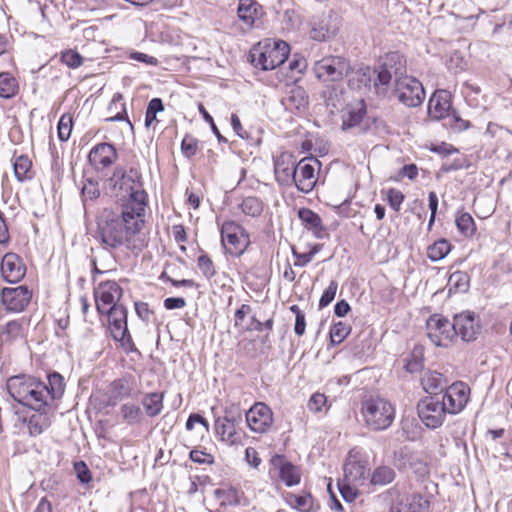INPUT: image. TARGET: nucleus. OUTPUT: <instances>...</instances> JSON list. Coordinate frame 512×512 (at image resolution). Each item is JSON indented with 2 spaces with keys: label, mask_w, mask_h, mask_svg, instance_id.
Masks as SVG:
<instances>
[{
  "label": "nucleus",
  "mask_w": 512,
  "mask_h": 512,
  "mask_svg": "<svg viewBox=\"0 0 512 512\" xmlns=\"http://www.w3.org/2000/svg\"><path fill=\"white\" fill-rule=\"evenodd\" d=\"M351 326L342 321L335 323L330 329V340L332 344H340L350 334Z\"/></svg>",
  "instance_id": "nucleus-46"
},
{
  "label": "nucleus",
  "mask_w": 512,
  "mask_h": 512,
  "mask_svg": "<svg viewBox=\"0 0 512 512\" xmlns=\"http://www.w3.org/2000/svg\"><path fill=\"white\" fill-rule=\"evenodd\" d=\"M222 419L231 423L240 424L242 421V412L240 406L235 403H231L224 408V416Z\"/></svg>",
  "instance_id": "nucleus-53"
},
{
  "label": "nucleus",
  "mask_w": 512,
  "mask_h": 512,
  "mask_svg": "<svg viewBox=\"0 0 512 512\" xmlns=\"http://www.w3.org/2000/svg\"><path fill=\"white\" fill-rule=\"evenodd\" d=\"M1 275L8 283L19 282L26 273V267L21 258L15 253H7L1 261Z\"/></svg>",
  "instance_id": "nucleus-16"
},
{
  "label": "nucleus",
  "mask_w": 512,
  "mask_h": 512,
  "mask_svg": "<svg viewBox=\"0 0 512 512\" xmlns=\"http://www.w3.org/2000/svg\"><path fill=\"white\" fill-rule=\"evenodd\" d=\"M88 159L96 169H104L116 161L117 152L112 144L100 143L91 149Z\"/></svg>",
  "instance_id": "nucleus-19"
},
{
  "label": "nucleus",
  "mask_w": 512,
  "mask_h": 512,
  "mask_svg": "<svg viewBox=\"0 0 512 512\" xmlns=\"http://www.w3.org/2000/svg\"><path fill=\"white\" fill-rule=\"evenodd\" d=\"M395 478L394 470L389 466L377 467L371 476V483L373 485H386L391 483Z\"/></svg>",
  "instance_id": "nucleus-43"
},
{
  "label": "nucleus",
  "mask_w": 512,
  "mask_h": 512,
  "mask_svg": "<svg viewBox=\"0 0 512 512\" xmlns=\"http://www.w3.org/2000/svg\"><path fill=\"white\" fill-rule=\"evenodd\" d=\"M289 51V45L281 40L259 43L250 51L251 63L265 71L273 70L287 60Z\"/></svg>",
  "instance_id": "nucleus-5"
},
{
  "label": "nucleus",
  "mask_w": 512,
  "mask_h": 512,
  "mask_svg": "<svg viewBox=\"0 0 512 512\" xmlns=\"http://www.w3.org/2000/svg\"><path fill=\"white\" fill-rule=\"evenodd\" d=\"M471 398V388L463 381H457L450 385V414L461 412Z\"/></svg>",
  "instance_id": "nucleus-23"
},
{
  "label": "nucleus",
  "mask_w": 512,
  "mask_h": 512,
  "mask_svg": "<svg viewBox=\"0 0 512 512\" xmlns=\"http://www.w3.org/2000/svg\"><path fill=\"white\" fill-rule=\"evenodd\" d=\"M120 412L124 421L130 425L139 423L141 421L142 411L140 407L135 404H123L120 408Z\"/></svg>",
  "instance_id": "nucleus-45"
},
{
  "label": "nucleus",
  "mask_w": 512,
  "mask_h": 512,
  "mask_svg": "<svg viewBox=\"0 0 512 512\" xmlns=\"http://www.w3.org/2000/svg\"><path fill=\"white\" fill-rule=\"evenodd\" d=\"M81 195L84 202L97 199L100 196L98 183L93 180H87L81 189Z\"/></svg>",
  "instance_id": "nucleus-52"
},
{
  "label": "nucleus",
  "mask_w": 512,
  "mask_h": 512,
  "mask_svg": "<svg viewBox=\"0 0 512 512\" xmlns=\"http://www.w3.org/2000/svg\"><path fill=\"white\" fill-rule=\"evenodd\" d=\"M327 404V398L322 393H314L307 404L308 409L311 412L318 413L322 412L323 408L326 407Z\"/></svg>",
  "instance_id": "nucleus-56"
},
{
  "label": "nucleus",
  "mask_w": 512,
  "mask_h": 512,
  "mask_svg": "<svg viewBox=\"0 0 512 512\" xmlns=\"http://www.w3.org/2000/svg\"><path fill=\"white\" fill-rule=\"evenodd\" d=\"M448 255V242L441 239L427 249V256L432 261H439Z\"/></svg>",
  "instance_id": "nucleus-47"
},
{
  "label": "nucleus",
  "mask_w": 512,
  "mask_h": 512,
  "mask_svg": "<svg viewBox=\"0 0 512 512\" xmlns=\"http://www.w3.org/2000/svg\"><path fill=\"white\" fill-rule=\"evenodd\" d=\"M338 289V282L336 280L330 281L328 287L323 292L319 300V308L328 306L335 298Z\"/></svg>",
  "instance_id": "nucleus-55"
},
{
  "label": "nucleus",
  "mask_w": 512,
  "mask_h": 512,
  "mask_svg": "<svg viewBox=\"0 0 512 512\" xmlns=\"http://www.w3.org/2000/svg\"><path fill=\"white\" fill-rule=\"evenodd\" d=\"M366 114L363 100L355 105H348L342 114V129L347 130L359 125Z\"/></svg>",
  "instance_id": "nucleus-29"
},
{
  "label": "nucleus",
  "mask_w": 512,
  "mask_h": 512,
  "mask_svg": "<svg viewBox=\"0 0 512 512\" xmlns=\"http://www.w3.org/2000/svg\"><path fill=\"white\" fill-rule=\"evenodd\" d=\"M221 242L227 253L240 256L249 246V235L234 221H225L221 226Z\"/></svg>",
  "instance_id": "nucleus-7"
},
{
  "label": "nucleus",
  "mask_w": 512,
  "mask_h": 512,
  "mask_svg": "<svg viewBox=\"0 0 512 512\" xmlns=\"http://www.w3.org/2000/svg\"><path fill=\"white\" fill-rule=\"evenodd\" d=\"M23 320L9 321L0 327V343L10 344L13 341L24 337Z\"/></svg>",
  "instance_id": "nucleus-31"
},
{
  "label": "nucleus",
  "mask_w": 512,
  "mask_h": 512,
  "mask_svg": "<svg viewBox=\"0 0 512 512\" xmlns=\"http://www.w3.org/2000/svg\"><path fill=\"white\" fill-rule=\"evenodd\" d=\"M403 200L404 195L401 191L394 188L387 191V201L394 211L398 212L400 210Z\"/></svg>",
  "instance_id": "nucleus-59"
},
{
  "label": "nucleus",
  "mask_w": 512,
  "mask_h": 512,
  "mask_svg": "<svg viewBox=\"0 0 512 512\" xmlns=\"http://www.w3.org/2000/svg\"><path fill=\"white\" fill-rule=\"evenodd\" d=\"M470 287V277L463 271H455L450 274V293H465Z\"/></svg>",
  "instance_id": "nucleus-38"
},
{
  "label": "nucleus",
  "mask_w": 512,
  "mask_h": 512,
  "mask_svg": "<svg viewBox=\"0 0 512 512\" xmlns=\"http://www.w3.org/2000/svg\"><path fill=\"white\" fill-rule=\"evenodd\" d=\"M297 163L289 153H282L274 161L276 180L281 185H291Z\"/></svg>",
  "instance_id": "nucleus-21"
},
{
  "label": "nucleus",
  "mask_w": 512,
  "mask_h": 512,
  "mask_svg": "<svg viewBox=\"0 0 512 512\" xmlns=\"http://www.w3.org/2000/svg\"><path fill=\"white\" fill-rule=\"evenodd\" d=\"M453 330L464 341H472L480 332V324L474 313L466 312L455 315Z\"/></svg>",
  "instance_id": "nucleus-14"
},
{
  "label": "nucleus",
  "mask_w": 512,
  "mask_h": 512,
  "mask_svg": "<svg viewBox=\"0 0 512 512\" xmlns=\"http://www.w3.org/2000/svg\"><path fill=\"white\" fill-rule=\"evenodd\" d=\"M18 90L16 79L9 73H0V97L9 99Z\"/></svg>",
  "instance_id": "nucleus-42"
},
{
  "label": "nucleus",
  "mask_w": 512,
  "mask_h": 512,
  "mask_svg": "<svg viewBox=\"0 0 512 512\" xmlns=\"http://www.w3.org/2000/svg\"><path fill=\"white\" fill-rule=\"evenodd\" d=\"M74 469L76 471L77 477L81 483H88L91 480V474L87 467V465L80 461L74 464Z\"/></svg>",
  "instance_id": "nucleus-60"
},
{
  "label": "nucleus",
  "mask_w": 512,
  "mask_h": 512,
  "mask_svg": "<svg viewBox=\"0 0 512 512\" xmlns=\"http://www.w3.org/2000/svg\"><path fill=\"white\" fill-rule=\"evenodd\" d=\"M237 425L238 424L236 423H231L222 419L221 417H218L214 423L215 434L221 441L232 445L237 441Z\"/></svg>",
  "instance_id": "nucleus-30"
},
{
  "label": "nucleus",
  "mask_w": 512,
  "mask_h": 512,
  "mask_svg": "<svg viewBox=\"0 0 512 512\" xmlns=\"http://www.w3.org/2000/svg\"><path fill=\"white\" fill-rule=\"evenodd\" d=\"M469 121L461 119L455 114L454 111L450 110V128L455 131L461 132L469 127Z\"/></svg>",
  "instance_id": "nucleus-61"
},
{
  "label": "nucleus",
  "mask_w": 512,
  "mask_h": 512,
  "mask_svg": "<svg viewBox=\"0 0 512 512\" xmlns=\"http://www.w3.org/2000/svg\"><path fill=\"white\" fill-rule=\"evenodd\" d=\"M122 293L123 290L116 281L108 280L100 282L94 290V297L98 312L104 313L116 306H122L121 304H118V301L122 297Z\"/></svg>",
  "instance_id": "nucleus-11"
},
{
  "label": "nucleus",
  "mask_w": 512,
  "mask_h": 512,
  "mask_svg": "<svg viewBox=\"0 0 512 512\" xmlns=\"http://www.w3.org/2000/svg\"><path fill=\"white\" fill-rule=\"evenodd\" d=\"M418 416L428 428L439 427L445 419V405L443 402L427 397L417 406Z\"/></svg>",
  "instance_id": "nucleus-12"
},
{
  "label": "nucleus",
  "mask_w": 512,
  "mask_h": 512,
  "mask_svg": "<svg viewBox=\"0 0 512 512\" xmlns=\"http://www.w3.org/2000/svg\"><path fill=\"white\" fill-rule=\"evenodd\" d=\"M399 58L400 57L398 54H391L388 59L380 66L377 72V78L374 82V87L377 93L384 94L387 91L388 85L390 84L393 75L395 76V79L399 78V75H402V67L395 68L392 71L393 67L390 65L391 62L396 63Z\"/></svg>",
  "instance_id": "nucleus-18"
},
{
  "label": "nucleus",
  "mask_w": 512,
  "mask_h": 512,
  "mask_svg": "<svg viewBox=\"0 0 512 512\" xmlns=\"http://www.w3.org/2000/svg\"><path fill=\"white\" fill-rule=\"evenodd\" d=\"M31 292L25 286L4 288L2 290V303L10 312H21L31 300Z\"/></svg>",
  "instance_id": "nucleus-15"
},
{
  "label": "nucleus",
  "mask_w": 512,
  "mask_h": 512,
  "mask_svg": "<svg viewBox=\"0 0 512 512\" xmlns=\"http://www.w3.org/2000/svg\"><path fill=\"white\" fill-rule=\"evenodd\" d=\"M214 496L221 506H233L239 503L238 491L232 487L216 489Z\"/></svg>",
  "instance_id": "nucleus-41"
},
{
  "label": "nucleus",
  "mask_w": 512,
  "mask_h": 512,
  "mask_svg": "<svg viewBox=\"0 0 512 512\" xmlns=\"http://www.w3.org/2000/svg\"><path fill=\"white\" fill-rule=\"evenodd\" d=\"M131 391L132 388L127 380L118 379L113 381L109 388L110 403L114 405L118 401H121L122 399L129 397Z\"/></svg>",
  "instance_id": "nucleus-36"
},
{
  "label": "nucleus",
  "mask_w": 512,
  "mask_h": 512,
  "mask_svg": "<svg viewBox=\"0 0 512 512\" xmlns=\"http://www.w3.org/2000/svg\"><path fill=\"white\" fill-rule=\"evenodd\" d=\"M428 114L432 119L441 120L448 116V91L436 90L428 102Z\"/></svg>",
  "instance_id": "nucleus-25"
},
{
  "label": "nucleus",
  "mask_w": 512,
  "mask_h": 512,
  "mask_svg": "<svg viewBox=\"0 0 512 512\" xmlns=\"http://www.w3.org/2000/svg\"><path fill=\"white\" fill-rule=\"evenodd\" d=\"M299 219L304 227L311 231L316 238H323L325 235V228L322 224L320 216L309 208H301L298 211Z\"/></svg>",
  "instance_id": "nucleus-28"
},
{
  "label": "nucleus",
  "mask_w": 512,
  "mask_h": 512,
  "mask_svg": "<svg viewBox=\"0 0 512 512\" xmlns=\"http://www.w3.org/2000/svg\"><path fill=\"white\" fill-rule=\"evenodd\" d=\"M59 373L48 376V383L34 377L20 375L7 382L9 394L18 403L31 409L49 408L64 393V381Z\"/></svg>",
  "instance_id": "nucleus-2"
},
{
  "label": "nucleus",
  "mask_w": 512,
  "mask_h": 512,
  "mask_svg": "<svg viewBox=\"0 0 512 512\" xmlns=\"http://www.w3.org/2000/svg\"><path fill=\"white\" fill-rule=\"evenodd\" d=\"M272 463L279 468V478L289 487L299 484L300 471L297 466L287 462L281 456H275Z\"/></svg>",
  "instance_id": "nucleus-26"
},
{
  "label": "nucleus",
  "mask_w": 512,
  "mask_h": 512,
  "mask_svg": "<svg viewBox=\"0 0 512 512\" xmlns=\"http://www.w3.org/2000/svg\"><path fill=\"white\" fill-rule=\"evenodd\" d=\"M365 467L356 461H350L344 465V474L347 480L359 482L365 479Z\"/></svg>",
  "instance_id": "nucleus-44"
},
{
  "label": "nucleus",
  "mask_w": 512,
  "mask_h": 512,
  "mask_svg": "<svg viewBox=\"0 0 512 512\" xmlns=\"http://www.w3.org/2000/svg\"><path fill=\"white\" fill-rule=\"evenodd\" d=\"M181 150L184 156L193 157L198 150V141L194 137L186 135L182 140Z\"/></svg>",
  "instance_id": "nucleus-57"
},
{
  "label": "nucleus",
  "mask_w": 512,
  "mask_h": 512,
  "mask_svg": "<svg viewBox=\"0 0 512 512\" xmlns=\"http://www.w3.org/2000/svg\"><path fill=\"white\" fill-rule=\"evenodd\" d=\"M34 412L27 418V428L33 437L42 434L51 425L53 405L49 408L33 409Z\"/></svg>",
  "instance_id": "nucleus-22"
},
{
  "label": "nucleus",
  "mask_w": 512,
  "mask_h": 512,
  "mask_svg": "<svg viewBox=\"0 0 512 512\" xmlns=\"http://www.w3.org/2000/svg\"><path fill=\"white\" fill-rule=\"evenodd\" d=\"M336 27L330 28L324 21L316 24L311 31V37L317 41H325L336 34Z\"/></svg>",
  "instance_id": "nucleus-48"
},
{
  "label": "nucleus",
  "mask_w": 512,
  "mask_h": 512,
  "mask_svg": "<svg viewBox=\"0 0 512 512\" xmlns=\"http://www.w3.org/2000/svg\"><path fill=\"white\" fill-rule=\"evenodd\" d=\"M426 329L428 338L435 346L446 347L448 341L446 318L438 314L430 316L426 323Z\"/></svg>",
  "instance_id": "nucleus-20"
},
{
  "label": "nucleus",
  "mask_w": 512,
  "mask_h": 512,
  "mask_svg": "<svg viewBox=\"0 0 512 512\" xmlns=\"http://www.w3.org/2000/svg\"><path fill=\"white\" fill-rule=\"evenodd\" d=\"M242 213L250 217H259L263 212V202L254 196L246 197L239 204Z\"/></svg>",
  "instance_id": "nucleus-40"
},
{
  "label": "nucleus",
  "mask_w": 512,
  "mask_h": 512,
  "mask_svg": "<svg viewBox=\"0 0 512 512\" xmlns=\"http://www.w3.org/2000/svg\"><path fill=\"white\" fill-rule=\"evenodd\" d=\"M108 315L110 333L115 341L121 343L126 350H133V342L127 327V309L124 306L105 311Z\"/></svg>",
  "instance_id": "nucleus-10"
},
{
  "label": "nucleus",
  "mask_w": 512,
  "mask_h": 512,
  "mask_svg": "<svg viewBox=\"0 0 512 512\" xmlns=\"http://www.w3.org/2000/svg\"><path fill=\"white\" fill-rule=\"evenodd\" d=\"M245 417L249 428L256 433H265L273 424V412L263 402L255 403Z\"/></svg>",
  "instance_id": "nucleus-13"
},
{
  "label": "nucleus",
  "mask_w": 512,
  "mask_h": 512,
  "mask_svg": "<svg viewBox=\"0 0 512 512\" xmlns=\"http://www.w3.org/2000/svg\"><path fill=\"white\" fill-rule=\"evenodd\" d=\"M348 85L353 90H362L370 86L371 82V70L367 68H361L356 71L348 72Z\"/></svg>",
  "instance_id": "nucleus-33"
},
{
  "label": "nucleus",
  "mask_w": 512,
  "mask_h": 512,
  "mask_svg": "<svg viewBox=\"0 0 512 512\" xmlns=\"http://www.w3.org/2000/svg\"><path fill=\"white\" fill-rule=\"evenodd\" d=\"M444 377L437 372H428L422 378L424 390L429 394H437L438 390L444 392L443 399L448 395V390L441 388Z\"/></svg>",
  "instance_id": "nucleus-35"
},
{
  "label": "nucleus",
  "mask_w": 512,
  "mask_h": 512,
  "mask_svg": "<svg viewBox=\"0 0 512 512\" xmlns=\"http://www.w3.org/2000/svg\"><path fill=\"white\" fill-rule=\"evenodd\" d=\"M361 415L370 430L383 431L392 425L395 407L382 397H370L362 402Z\"/></svg>",
  "instance_id": "nucleus-4"
},
{
  "label": "nucleus",
  "mask_w": 512,
  "mask_h": 512,
  "mask_svg": "<svg viewBox=\"0 0 512 512\" xmlns=\"http://www.w3.org/2000/svg\"><path fill=\"white\" fill-rule=\"evenodd\" d=\"M144 214L123 209L120 214L104 209L97 217L96 238L106 249L134 248V239L144 226Z\"/></svg>",
  "instance_id": "nucleus-1"
},
{
  "label": "nucleus",
  "mask_w": 512,
  "mask_h": 512,
  "mask_svg": "<svg viewBox=\"0 0 512 512\" xmlns=\"http://www.w3.org/2000/svg\"><path fill=\"white\" fill-rule=\"evenodd\" d=\"M395 94L398 100L408 107H417L425 99L422 83L412 76H401L395 80Z\"/></svg>",
  "instance_id": "nucleus-8"
},
{
  "label": "nucleus",
  "mask_w": 512,
  "mask_h": 512,
  "mask_svg": "<svg viewBox=\"0 0 512 512\" xmlns=\"http://www.w3.org/2000/svg\"><path fill=\"white\" fill-rule=\"evenodd\" d=\"M455 224L459 233L465 238H471L476 233V224L468 212H459L455 217Z\"/></svg>",
  "instance_id": "nucleus-34"
},
{
  "label": "nucleus",
  "mask_w": 512,
  "mask_h": 512,
  "mask_svg": "<svg viewBox=\"0 0 512 512\" xmlns=\"http://www.w3.org/2000/svg\"><path fill=\"white\" fill-rule=\"evenodd\" d=\"M189 458L197 463L202 465H211L214 463V457L210 453H207L204 450L193 449L189 453Z\"/></svg>",
  "instance_id": "nucleus-58"
},
{
  "label": "nucleus",
  "mask_w": 512,
  "mask_h": 512,
  "mask_svg": "<svg viewBox=\"0 0 512 512\" xmlns=\"http://www.w3.org/2000/svg\"><path fill=\"white\" fill-rule=\"evenodd\" d=\"M392 512H426V506H424L420 499L416 500L413 498L411 501L401 503L392 509Z\"/></svg>",
  "instance_id": "nucleus-54"
},
{
  "label": "nucleus",
  "mask_w": 512,
  "mask_h": 512,
  "mask_svg": "<svg viewBox=\"0 0 512 512\" xmlns=\"http://www.w3.org/2000/svg\"><path fill=\"white\" fill-rule=\"evenodd\" d=\"M110 181L113 188L120 191L123 209L145 215L148 196L143 188L141 174L137 169L131 168L129 171H125L122 168H116Z\"/></svg>",
  "instance_id": "nucleus-3"
},
{
  "label": "nucleus",
  "mask_w": 512,
  "mask_h": 512,
  "mask_svg": "<svg viewBox=\"0 0 512 512\" xmlns=\"http://www.w3.org/2000/svg\"><path fill=\"white\" fill-rule=\"evenodd\" d=\"M282 104L290 112L302 111L308 105V95L304 88L292 86L282 99Z\"/></svg>",
  "instance_id": "nucleus-27"
},
{
  "label": "nucleus",
  "mask_w": 512,
  "mask_h": 512,
  "mask_svg": "<svg viewBox=\"0 0 512 512\" xmlns=\"http://www.w3.org/2000/svg\"><path fill=\"white\" fill-rule=\"evenodd\" d=\"M313 71L322 82H336L350 72L349 62L341 56H326L315 62Z\"/></svg>",
  "instance_id": "nucleus-6"
},
{
  "label": "nucleus",
  "mask_w": 512,
  "mask_h": 512,
  "mask_svg": "<svg viewBox=\"0 0 512 512\" xmlns=\"http://www.w3.org/2000/svg\"><path fill=\"white\" fill-rule=\"evenodd\" d=\"M237 15L242 23V31H250L262 15L261 6L256 0H239Z\"/></svg>",
  "instance_id": "nucleus-17"
},
{
  "label": "nucleus",
  "mask_w": 512,
  "mask_h": 512,
  "mask_svg": "<svg viewBox=\"0 0 512 512\" xmlns=\"http://www.w3.org/2000/svg\"><path fill=\"white\" fill-rule=\"evenodd\" d=\"M61 62L74 69L82 65L83 57L77 51L69 49L61 53Z\"/></svg>",
  "instance_id": "nucleus-51"
},
{
  "label": "nucleus",
  "mask_w": 512,
  "mask_h": 512,
  "mask_svg": "<svg viewBox=\"0 0 512 512\" xmlns=\"http://www.w3.org/2000/svg\"><path fill=\"white\" fill-rule=\"evenodd\" d=\"M197 266L200 269L203 276L207 279H211L216 274V269L211 258L202 254L197 259Z\"/></svg>",
  "instance_id": "nucleus-50"
},
{
  "label": "nucleus",
  "mask_w": 512,
  "mask_h": 512,
  "mask_svg": "<svg viewBox=\"0 0 512 512\" xmlns=\"http://www.w3.org/2000/svg\"><path fill=\"white\" fill-rule=\"evenodd\" d=\"M402 467L411 470L416 476L422 478L428 475L429 468L427 462L420 453L410 450H402L400 453Z\"/></svg>",
  "instance_id": "nucleus-24"
},
{
  "label": "nucleus",
  "mask_w": 512,
  "mask_h": 512,
  "mask_svg": "<svg viewBox=\"0 0 512 512\" xmlns=\"http://www.w3.org/2000/svg\"><path fill=\"white\" fill-rule=\"evenodd\" d=\"M286 502L299 512H313L314 511V500L311 494H294L288 493L286 496Z\"/></svg>",
  "instance_id": "nucleus-32"
},
{
  "label": "nucleus",
  "mask_w": 512,
  "mask_h": 512,
  "mask_svg": "<svg viewBox=\"0 0 512 512\" xmlns=\"http://www.w3.org/2000/svg\"><path fill=\"white\" fill-rule=\"evenodd\" d=\"M142 405L148 416L155 417L159 415L163 408V394L154 392L145 395Z\"/></svg>",
  "instance_id": "nucleus-37"
},
{
  "label": "nucleus",
  "mask_w": 512,
  "mask_h": 512,
  "mask_svg": "<svg viewBox=\"0 0 512 512\" xmlns=\"http://www.w3.org/2000/svg\"><path fill=\"white\" fill-rule=\"evenodd\" d=\"M245 460L251 467L255 469H257L262 462L257 450L253 447L246 448Z\"/></svg>",
  "instance_id": "nucleus-63"
},
{
  "label": "nucleus",
  "mask_w": 512,
  "mask_h": 512,
  "mask_svg": "<svg viewBox=\"0 0 512 512\" xmlns=\"http://www.w3.org/2000/svg\"><path fill=\"white\" fill-rule=\"evenodd\" d=\"M321 163L315 157L301 159L294 170L292 184L303 193L311 192L318 180Z\"/></svg>",
  "instance_id": "nucleus-9"
},
{
  "label": "nucleus",
  "mask_w": 512,
  "mask_h": 512,
  "mask_svg": "<svg viewBox=\"0 0 512 512\" xmlns=\"http://www.w3.org/2000/svg\"><path fill=\"white\" fill-rule=\"evenodd\" d=\"M135 311L137 316L145 322H149L153 314L149 305L145 302H135Z\"/></svg>",
  "instance_id": "nucleus-62"
},
{
  "label": "nucleus",
  "mask_w": 512,
  "mask_h": 512,
  "mask_svg": "<svg viewBox=\"0 0 512 512\" xmlns=\"http://www.w3.org/2000/svg\"><path fill=\"white\" fill-rule=\"evenodd\" d=\"M72 116L63 114L58 122V137L61 141H67L72 132Z\"/></svg>",
  "instance_id": "nucleus-49"
},
{
  "label": "nucleus",
  "mask_w": 512,
  "mask_h": 512,
  "mask_svg": "<svg viewBox=\"0 0 512 512\" xmlns=\"http://www.w3.org/2000/svg\"><path fill=\"white\" fill-rule=\"evenodd\" d=\"M130 58L146 65L157 66L158 59L142 52H133L130 54Z\"/></svg>",
  "instance_id": "nucleus-64"
},
{
  "label": "nucleus",
  "mask_w": 512,
  "mask_h": 512,
  "mask_svg": "<svg viewBox=\"0 0 512 512\" xmlns=\"http://www.w3.org/2000/svg\"><path fill=\"white\" fill-rule=\"evenodd\" d=\"M32 162L26 155H20L15 158L13 168L14 174L18 181L23 182L31 178L30 171Z\"/></svg>",
  "instance_id": "nucleus-39"
}]
</instances>
